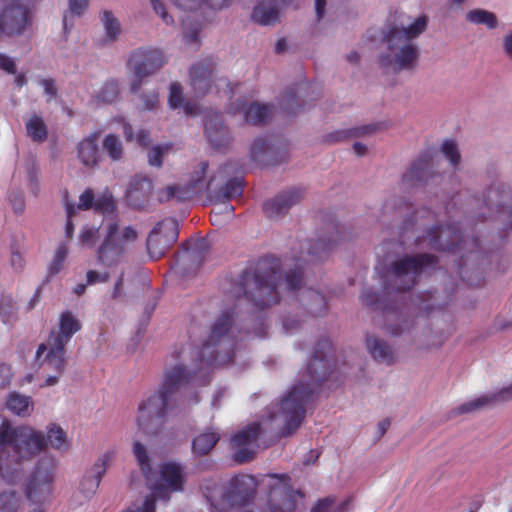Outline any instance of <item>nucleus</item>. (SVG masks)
<instances>
[{
  "label": "nucleus",
  "mask_w": 512,
  "mask_h": 512,
  "mask_svg": "<svg viewBox=\"0 0 512 512\" xmlns=\"http://www.w3.org/2000/svg\"><path fill=\"white\" fill-rule=\"evenodd\" d=\"M231 328V317L221 316L212 329L209 341L202 348L201 360L194 369L176 365L165 372L161 389L143 399L135 418L137 431L147 437L157 436L164 428L166 410L171 395L180 387L192 383L202 385L208 382L212 366L229 363L234 355L232 340L227 335Z\"/></svg>",
  "instance_id": "1"
},
{
  "label": "nucleus",
  "mask_w": 512,
  "mask_h": 512,
  "mask_svg": "<svg viewBox=\"0 0 512 512\" xmlns=\"http://www.w3.org/2000/svg\"><path fill=\"white\" fill-rule=\"evenodd\" d=\"M46 445L66 451L69 440L56 424L47 428V439L42 432L30 427L13 428L7 422L0 425V476L8 483H16L23 474V463L39 453Z\"/></svg>",
  "instance_id": "2"
},
{
  "label": "nucleus",
  "mask_w": 512,
  "mask_h": 512,
  "mask_svg": "<svg viewBox=\"0 0 512 512\" xmlns=\"http://www.w3.org/2000/svg\"><path fill=\"white\" fill-rule=\"evenodd\" d=\"M332 350L329 341L319 344L313 360L303 372L301 380L283 397L281 402L273 407L268 417L263 421L265 429L288 435L301 424L305 415V405L310 400L316 384L325 379L330 367L328 352Z\"/></svg>",
  "instance_id": "3"
},
{
  "label": "nucleus",
  "mask_w": 512,
  "mask_h": 512,
  "mask_svg": "<svg viewBox=\"0 0 512 512\" xmlns=\"http://www.w3.org/2000/svg\"><path fill=\"white\" fill-rule=\"evenodd\" d=\"M208 167V163L201 162L193 171L187 185L166 187L159 192V201L171 199L184 201L204 191H209L220 201L229 200L241 194V179L238 177L228 179L232 172L231 165L221 166L212 172L208 170Z\"/></svg>",
  "instance_id": "4"
},
{
  "label": "nucleus",
  "mask_w": 512,
  "mask_h": 512,
  "mask_svg": "<svg viewBox=\"0 0 512 512\" xmlns=\"http://www.w3.org/2000/svg\"><path fill=\"white\" fill-rule=\"evenodd\" d=\"M80 329L81 323L77 317L70 311H64L57 328L50 332L45 343L38 346L35 358L45 376L42 387L54 386L59 382L67 365L65 346Z\"/></svg>",
  "instance_id": "5"
},
{
  "label": "nucleus",
  "mask_w": 512,
  "mask_h": 512,
  "mask_svg": "<svg viewBox=\"0 0 512 512\" xmlns=\"http://www.w3.org/2000/svg\"><path fill=\"white\" fill-rule=\"evenodd\" d=\"M426 27L427 19L422 16L407 27L393 28L386 37L387 51L380 55V65L395 73L414 69L420 55L414 40Z\"/></svg>",
  "instance_id": "6"
},
{
  "label": "nucleus",
  "mask_w": 512,
  "mask_h": 512,
  "mask_svg": "<svg viewBox=\"0 0 512 512\" xmlns=\"http://www.w3.org/2000/svg\"><path fill=\"white\" fill-rule=\"evenodd\" d=\"M106 235L98 250V260L106 266L120 263L130 244L136 241L137 231L131 226L120 228L117 223L108 221Z\"/></svg>",
  "instance_id": "7"
},
{
  "label": "nucleus",
  "mask_w": 512,
  "mask_h": 512,
  "mask_svg": "<svg viewBox=\"0 0 512 512\" xmlns=\"http://www.w3.org/2000/svg\"><path fill=\"white\" fill-rule=\"evenodd\" d=\"M436 260L429 254L406 256L392 265V281L396 290H408L414 286L417 277L428 267L434 266Z\"/></svg>",
  "instance_id": "8"
},
{
  "label": "nucleus",
  "mask_w": 512,
  "mask_h": 512,
  "mask_svg": "<svg viewBox=\"0 0 512 512\" xmlns=\"http://www.w3.org/2000/svg\"><path fill=\"white\" fill-rule=\"evenodd\" d=\"M165 63L163 53L157 49H138L130 57V67L133 71V79L130 90L137 94L143 83V79L154 74Z\"/></svg>",
  "instance_id": "9"
},
{
  "label": "nucleus",
  "mask_w": 512,
  "mask_h": 512,
  "mask_svg": "<svg viewBox=\"0 0 512 512\" xmlns=\"http://www.w3.org/2000/svg\"><path fill=\"white\" fill-rule=\"evenodd\" d=\"M178 223L174 219H165L157 224L147 239V250L152 259H159L166 250L177 241Z\"/></svg>",
  "instance_id": "10"
},
{
  "label": "nucleus",
  "mask_w": 512,
  "mask_h": 512,
  "mask_svg": "<svg viewBox=\"0 0 512 512\" xmlns=\"http://www.w3.org/2000/svg\"><path fill=\"white\" fill-rule=\"evenodd\" d=\"M269 503L272 512H292L295 509V497L300 495L292 490L290 477L286 474L269 476Z\"/></svg>",
  "instance_id": "11"
},
{
  "label": "nucleus",
  "mask_w": 512,
  "mask_h": 512,
  "mask_svg": "<svg viewBox=\"0 0 512 512\" xmlns=\"http://www.w3.org/2000/svg\"><path fill=\"white\" fill-rule=\"evenodd\" d=\"M256 489V481L250 475H239L232 478L229 482V488L223 494L219 503L222 510L233 506L245 504L253 495Z\"/></svg>",
  "instance_id": "12"
},
{
  "label": "nucleus",
  "mask_w": 512,
  "mask_h": 512,
  "mask_svg": "<svg viewBox=\"0 0 512 512\" xmlns=\"http://www.w3.org/2000/svg\"><path fill=\"white\" fill-rule=\"evenodd\" d=\"M261 432V424L254 422L238 431L232 437L231 442L232 447L236 450V461L244 463L253 457L257 446V440Z\"/></svg>",
  "instance_id": "13"
},
{
  "label": "nucleus",
  "mask_w": 512,
  "mask_h": 512,
  "mask_svg": "<svg viewBox=\"0 0 512 512\" xmlns=\"http://www.w3.org/2000/svg\"><path fill=\"white\" fill-rule=\"evenodd\" d=\"M115 456L116 451L114 449L104 452L97 459L92 468L85 474L80 483V491L86 498H89L96 493L103 476Z\"/></svg>",
  "instance_id": "14"
},
{
  "label": "nucleus",
  "mask_w": 512,
  "mask_h": 512,
  "mask_svg": "<svg viewBox=\"0 0 512 512\" xmlns=\"http://www.w3.org/2000/svg\"><path fill=\"white\" fill-rule=\"evenodd\" d=\"M160 481V486L170 492L183 490L186 481L184 468L174 462L163 464L160 469Z\"/></svg>",
  "instance_id": "15"
},
{
  "label": "nucleus",
  "mask_w": 512,
  "mask_h": 512,
  "mask_svg": "<svg viewBox=\"0 0 512 512\" xmlns=\"http://www.w3.org/2000/svg\"><path fill=\"white\" fill-rule=\"evenodd\" d=\"M205 133L212 146L215 148L226 147L231 140L230 133L224 126L219 114H211L205 122Z\"/></svg>",
  "instance_id": "16"
},
{
  "label": "nucleus",
  "mask_w": 512,
  "mask_h": 512,
  "mask_svg": "<svg viewBox=\"0 0 512 512\" xmlns=\"http://www.w3.org/2000/svg\"><path fill=\"white\" fill-rule=\"evenodd\" d=\"M214 66L211 62H199L190 71L191 85L197 95H204L211 89Z\"/></svg>",
  "instance_id": "17"
},
{
  "label": "nucleus",
  "mask_w": 512,
  "mask_h": 512,
  "mask_svg": "<svg viewBox=\"0 0 512 512\" xmlns=\"http://www.w3.org/2000/svg\"><path fill=\"white\" fill-rule=\"evenodd\" d=\"M152 190V182L144 176H136L127 191V201L135 208H142L149 200Z\"/></svg>",
  "instance_id": "18"
},
{
  "label": "nucleus",
  "mask_w": 512,
  "mask_h": 512,
  "mask_svg": "<svg viewBox=\"0 0 512 512\" xmlns=\"http://www.w3.org/2000/svg\"><path fill=\"white\" fill-rule=\"evenodd\" d=\"M77 157L86 167H94L100 159L98 149V134L94 133L85 137L77 146Z\"/></svg>",
  "instance_id": "19"
},
{
  "label": "nucleus",
  "mask_w": 512,
  "mask_h": 512,
  "mask_svg": "<svg viewBox=\"0 0 512 512\" xmlns=\"http://www.w3.org/2000/svg\"><path fill=\"white\" fill-rule=\"evenodd\" d=\"M51 480L52 477L47 471H37L27 487V497L34 502L45 501L50 494Z\"/></svg>",
  "instance_id": "20"
},
{
  "label": "nucleus",
  "mask_w": 512,
  "mask_h": 512,
  "mask_svg": "<svg viewBox=\"0 0 512 512\" xmlns=\"http://www.w3.org/2000/svg\"><path fill=\"white\" fill-rule=\"evenodd\" d=\"M301 199V192L299 190H291L279 194L275 199L266 202L264 209L269 217H276L284 213L293 205L297 204Z\"/></svg>",
  "instance_id": "21"
},
{
  "label": "nucleus",
  "mask_w": 512,
  "mask_h": 512,
  "mask_svg": "<svg viewBox=\"0 0 512 512\" xmlns=\"http://www.w3.org/2000/svg\"><path fill=\"white\" fill-rule=\"evenodd\" d=\"M428 245L435 249H451L459 239V235L451 228H436L427 233ZM426 238L423 240L425 241Z\"/></svg>",
  "instance_id": "22"
},
{
  "label": "nucleus",
  "mask_w": 512,
  "mask_h": 512,
  "mask_svg": "<svg viewBox=\"0 0 512 512\" xmlns=\"http://www.w3.org/2000/svg\"><path fill=\"white\" fill-rule=\"evenodd\" d=\"M244 120L253 125L266 122L272 115V107L267 104L251 103L249 106L239 107Z\"/></svg>",
  "instance_id": "23"
},
{
  "label": "nucleus",
  "mask_w": 512,
  "mask_h": 512,
  "mask_svg": "<svg viewBox=\"0 0 512 512\" xmlns=\"http://www.w3.org/2000/svg\"><path fill=\"white\" fill-rule=\"evenodd\" d=\"M465 19L470 24L482 25L488 30H495L500 24L498 17L494 12L483 8H474L467 11Z\"/></svg>",
  "instance_id": "24"
},
{
  "label": "nucleus",
  "mask_w": 512,
  "mask_h": 512,
  "mask_svg": "<svg viewBox=\"0 0 512 512\" xmlns=\"http://www.w3.org/2000/svg\"><path fill=\"white\" fill-rule=\"evenodd\" d=\"M367 349L377 360L390 364L395 360V353L391 346L377 337L367 338Z\"/></svg>",
  "instance_id": "25"
},
{
  "label": "nucleus",
  "mask_w": 512,
  "mask_h": 512,
  "mask_svg": "<svg viewBox=\"0 0 512 512\" xmlns=\"http://www.w3.org/2000/svg\"><path fill=\"white\" fill-rule=\"evenodd\" d=\"M300 301L314 315H321L326 310V299L324 295L313 289H304L299 293Z\"/></svg>",
  "instance_id": "26"
},
{
  "label": "nucleus",
  "mask_w": 512,
  "mask_h": 512,
  "mask_svg": "<svg viewBox=\"0 0 512 512\" xmlns=\"http://www.w3.org/2000/svg\"><path fill=\"white\" fill-rule=\"evenodd\" d=\"M219 439L220 435L217 431H204L194 438L192 442L193 452L197 455H205L214 448Z\"/></svg>",
  "instance_id": "27"
},
{
  "label": "nucleus",
  "mask_w": 512,
  "mask_h": 512,
  "mask_svg": "<svg viewBox=\"0 0 512 512\" xmlns=\"http://www.w3.org/2000/svg\"><path fill=\"white\" fill-rule=\"evenodd\" d=\"M7 408L18 416H28L33 410V403L29 396L20 393H11L7 399Z\"/></svg>",
  "instance_id": "28"
},
{
  "label": "nucleus",
  "mask_w": 512,
  "mask_h": 512,
  "mask_svg": "<svg viewBox=\"0 0 512 512\" xmlns=\"http://www.w3.org/2000/svg\"><path fill=\"white\" fill-rule=\"evenodd\" d=\"M27 135L35 142L46 140L48 131L43 119L38 115H32L26 122Z\"/></svg>",
  "instance_id": "29"
},
{
  "label": "nucleus",
  "mask_w": 512,
  "mask_h": 512,
  "mask_svg": "<svg viewBox=\"0 0 512 512\" xmlns=\"http://www.w3.org/2000/svg\"><path fill=\"white\" fill-rule=\"evenodd\" d=\"M279 18V11L274 5L260 4L253 12V19L262 25L274 24Z\"/></svg>",
  "instance_id": "30"
},
{
  "label": "nucleus",
  "mask_w": 512,
  "mask_h": 512,
  "mask_svg": "<svg viewBox=\"0 0 512 512\" xmlns=\"http://www.w3.org/2000/svg\"><path fill=\"white\" fill-rule=\"evenodd\" d=\"M488 406H491L490 398L488 397V394H485L462 403L457 406L452 413L455 415L474 413Z\"/></svg>",
  "instance_id": "31"
},
{
  "label": "nucleus",
  "mask_w": 512,
  "mask_h": 512,
  "mask_svg": "<svg viewBox=\"0 0 512 512\" xmlns=\"http://www.w3.org/2000/svg\"><path fill=\"white\" fill-rule=\"evenodd\" d=\"M103 151L114 161L120 160L123 155V147L120 139L114 134H108L103 140Z\"/></svg>",
  "instance_id": "32"
},
{
  "label": "nucleus",
  "mask_w": 512,
  "mask_h": 512,
  "mask_svg": "<svg viewBox=\"0 0 512 512\" xmlns=\"http://www.w3.org/2000/svg\"><path fill=\"white\" fill-rule=\"evenodd\" d=\"M159 93L155 89L144 90L138 95L137 107L140 110L151 111L158 107Z\"/></svg>",
  "instance_id": "33"
},
{
  "label": "nucleus",
  "mask_w": 512,
  "mask_h": 512,
  "mask_svg": "<svg viewBox=\"0 0 512 512\" xmlns=\"http://www.w3.org/2000/svg\"><path fill=\"white\" fill-rule=\"evenodd\" d=\"M102 22L106 38L109 41L115 40L121 32L119 21L112 15V13L105 11L102 15Z\"/></svg>",
  "instance_id": "34"
},
{
  "label": "nucleus",
  "mask_w": 512,
  "mask_h": 512,
  "mask_svg": "<svg viewBox=\"0 0 512 512\" xmlns=\"http://www.w3.org/2000/svg\"><path fill=\"white\" fill-rule=\"evenodd\" d=\"M347 502H336L333 498L327 497L319 500L311 509V512H345Z\"/></svg>",
  "instance_id": "35"
},
{
  "label": "nucleus",
  "mask_w": 512,
  "mask_h": 512,
  "mask_svg": "<svg viewBox=\"0 0 512 512\" xmlns=\"http://www.w3.org/2000/svg\"><path fill=\"white\" fill-rule=\"evenodd\" d=\"M119 97V87L115 81L106 82L99 91L97 98L100 102L111 104Z\"/></svg>",
  "instance_id": "36"
},
{
  "label": "nucleus",
  "mask_w": 512,
  "mask_h": 512,
  "mask_svg": "<svg viewBox=\"0 0 512 512\" xmlns=\"http://www.w3.org/2000/svg\"><path fill=\"white\" fill-rule=\"evenodd\" d=\"M132 451L142 472L145 476H148L150 472V459L146 447L139 441H134Z\"/></svg>",
  "instance_id": "37"
},
{
  "label": "nucleus",
  "mask_w": 512,
  "mask_h": 512,
  "mask_svg": "<svg viewBox=\"0 0 512 512\" xmlns=\"http://www.w3.org/2000/svg\"><path fill=\"white\" fill-rule=\"evenodd\" d=\"M170 145H156L148 150L147 158L151 166L161 167L164 157L170 151Z\"/></svg>",
  "instance_id": "38"
},
{
  "label": "nucleus",
  "mask_w": 512,
  "mask_h": 512,
  "mask_svg": "<svg viewBox=\"0 0 512 512\" xmlns=\"http://www.w3.org/2000/svg\"><path fill=\"white\" fill-rule=\"evenodd\" d=\"M274 289L275 287L268 283H260L257 290V295L253 296V298L257 299V305L264 307L270 305L272 302H276V296L270 297Z\"/></svg>",
  "instance_id": "39"
},
{
  "label": "nucleus",
  "mask_w": 512,
  "mask_h": 512,
  "mask_svg": "<svg viewBox=\"0 0 512 512\" xmlns=\"http://www.w3.org/2000/svg\"><path fill=\"white\" fill-rule=\"evenodd\" d=\"M68 255V247L66 244L62 243L58 246L55 255L49 266L50 274H57L63 268L64 261Z\"/></svg>",
  "instance_id": "40"
},
{
  "label": "nucleus",
  "mask_w": 512,
  "mask_h": 512,
  "mask_svg": "<svg viewBox=\"0 0 512 512\" xmlns=\"http://www.w3.org/2000/svg\"><path fill=\"white\" fill-rule=\"evenodd\" d=\"M115 203L112 195L108 192H104L95 198L94 209L101 213H110L114 210Z\"/></svg>",
  "instance_id": "41"
},
{
  "label": "nucleus",
  "mask_w": 512,
  "mask_h": 512,
  "mask_svg": "<svg viewBox=\"0 0 512 512\" xmlns=\"http://www.w3.org/2000/svg\"><path fill=\"white\" fill-rule=\"evenodd\" d=\"M441 151L444 156L450 161L452 165H457L460 162L459 149L455 142L446 140L441 146Z\"/></svg>",
  "instance_id": "42"
},
{
  "label": "nucleus",
  "mask_w": 512,
  "mask_h": 512,
  "mask_svg": "<svg viewBox=\"0 0 512 512\" xmlns=\"http://www.w3.org/2000/svg\"><path fill=\"white\" fill-rule=\"evenodd\" d=\"M123 133L127 141H136L139 145H147L149 142V135L144 130H139L138 133L134 136L133 130L130 124H123Z\"/></svg>",
  "instance_id": "43"
},
{
  "label": "nucleus",
  "mask_w": 512,
  "mask_h": 512,
  "mask_svg": "<svg viewBox=\"0 0 512 512\" xmlns=\"http://www.w3.org/2000/svg\"><path fill=\"white\" fill-rule=\"evenodd\" d=\"M176 5L193 10L201 6L203 3H208L211 7H221L225 0H173Z\"/></svg>",
  "instance_id": "44"
},
{
  "label": "nucleus",
  "mask_w": 512,
  "mask_h": 512,
  "mask_svg": "<svg viewBox=\"0 0 512 512\" xmlns=\"http://www.w3.org/2000/svg\"><path fill=\"white\" fill-rule=\"evenodd\" d=\"M270 151V146L264 139H257L251 146V157L255 161H264V155Z\"/></svg>",
  "instance_id": "45"
},
{
  "label": "nucleus",
  "mask_w": 512,
  "mask_h": 512,
  "mask_svg": "<svg viewBox=\"0 0 512 512\" xmlns=\"http://www.w3.org/2000/svg\"><path fill=\"white\" fill-rule=\"evenodd\" d=\"M491 406L500 402L509 401L512 399V383L497 392L489 393Z\"/></svg>",
  "instance_id": "46"
},
{
  "label": "nucleus",
  "mask_w": 512,
  "mask_h": 512,
  "mask_svg": "<svg viewBox=\"0 0 512 512\" xmlns=\"http://www.w3.org/2000/svg\"><path fill=\"white\" fill-rule=\"evenodd\" d=\"M169 105L171 108H178L183 103L182 87L178 83H173L170 86Z\"/></svg>",
  "instance_id": "47"
},
{
  "label": "nucleus",
  "mask_w": 512,
  "mask_h": 512,
  "mask_svg": "<svg viewBox=\"0 0 512 512\" xmlns=\"http://www.w3.org/2000/svg\"><path fill=\"white\" fill-rule=\"evenodd\" d=\"M302 282V272L300 270L290 271L286 275L284 282L285 288L289 290L300 289Z\"/></svg>",
  "instance_id": "48"
},
{
  "label": "nucleus",
  "mask_w": 512,
  "mask_h": 512,
  "mask_svg": "<svg viewBox=\"0 0 512 512\" xmlns=\"http://www.w3.org/2000/svg\"><path fill=\"white\" fill-rule=\"evenodd\" d=\"M98 239V230L94 228H85L81 231L79 235V240L81 244L86 245L88 247L94 246Z\"/></svg>",
  "instance_id": "49"
},
{
  "label": "nucleus",
  "mask_w": 512,
  "mask_h": 512,
  "mask_svg": "<svg viewBox=\"0 0 512 512\" xmlns=\"http://www.w3.org/2000/svg\"><path fill=\"white\" fill-rule=\"evenodd\" d=\"M95 197L91 190H86L79 197L78 209L88 210L94 208Z\"/></svg>",
  "instance_id": "50"
},
{
  "label": "nucleus",
  "mask_w": 512,
  "mask_h": 512,
  "mask_svg": "<svg viewBox=\"0 0 512 512\" xmlns=\"http://www.w3.org/2000/svg\"><path fill=\"white\" fill-rule=\"evenodd\" d=\"M0 69L9 74L16 72V64L14 60L6 54L0 53Z\"/></svg>",
  "instance_id": "51"
},
{
  "label": "nucleus",
  "mask_w": 512,
  "mask_h": 512,
  "mask_svg": "<svg viewBox=\"0 0 512 512\" xmlns=\"http://www.w3.org/2000/svg\"><path fill=\"white\" fill-rule=\"evenodd\" d=\"M40 85L43 87L45 94L48 96V100H52L57 96V88L52 79H42Z\"/></svg>",
  "instance_id": "52"
},
{
  "label": "nucleus",
  "mask_w": 512,
  "mask_h": 512,
  "mask_svg": "<svg viewBox=\"0 0 512 512\" xmlns=\"http://www.w3.org/2000/svg\"><path fill=\"white\" fill-rule=\"evenodd\" d=\"M87 284L92 285L95 283H103L106 282L109 278L107 273H99L94 270H89L86 275Z\"/></svg>",
  "instance_id": "53"
},
{
  "label": "nucleus",
  "mask_w": 512,
  "mask_h": 512,
  "mask_svg": "<svg viewBox=\"0 0 512 512\" xmlns=\"http://www.w3.org/2000/svg\"><path fill=\"white\" fill-rule=\"evenodd\" d=\"M501 47L504 55L512 60V30L508 31L502 38Z\"/></svg>",
  "instance_id": "54"
},
{
  "label": "nucleus",
  "mask_w": 512,
  "mask_h": 512,
  "mask_svg": "<svg viewBox=\"0 0 512 512\" xmlns=\"http://www.w3.org/2000/svg\"><path fill=\"white\" fill-rule=\"evenodd\" d=\"M154 11L160 15L166 24L172 23V18L167 14L163 4L159 0H150Z\"/></svg>",
  "instance_id": "55"
},
{
  "label": "nucleus",
  "mask_w": 512,
  "mask_h": 512,
  "mask_svg": "<svg viewBox=\"0 0 512 512\" xmlns=\"http://www.w3.org/2000/svg\"><path fill=\"white\" fill-rule=\"evenodd\" d=\"M88 0H69V10L72 14L80 15L87 7Z\"/></svg>",
  "instance_id": "56"
},
{
  "label": "nucleus",
  "mask_w": 512,
  "mask_h": 512,
  "mask_svg": "<svg viewBox=\"0 0 512 512\" xmlns=\"http://www.w3.org/2000/svg\"><path fill=\"white\" fill-rule=\"evenodd\" d=\"M327 249L328 244H326L324 240H320L315 244V248L309 253L315 255L316 258L321 259L324 255H326Z\"/></svg>",
  "instance_id": "57"
},
{
  "label": "nucleus",
  "mask_w": 512,
  "mask_h": 512,
  "mask_svg": "<svg viewBox=\"0 0 512 512\" xmlns=\"http://www.w3.org/2000/svg\"><path fill=\"white\" fill-rule=\"evenodd\" d=\"M11 378L10 369L5 365H0V388L9 384Z\"/></svg>",
  "instance_id": "58"
},
{
  "label": "nucleus",
  "mask_w": 512,
  "mask_h": 512,
  "mask_svg": "<svg viewBox=\"0 0 512 512\" xmlns=\"http://www.w3.org/2000/svg\"><path fill=\"white\" fill-rule=\"evenodd\" d=\"M75 213V208L74 206H71V205H68L67 206V216H68V221L66 223V235L67 237L71 238L72 237V234H73V230H74V226L71 222V217L72 215Z\"/></svg>",
  "instance_id": "59"
},
{
  "label": "nucleus",
  "mask_w": 512,
  "mask_h": 512,
  "mask_svg": "<svg viewBox=\"0 0 512 512\" xmlns=\"http://www.w3.org/2000/svg\"><path fill=\"white\" fill-rule=\"evenodd\" d=\"M315 1V12L318 20H321L325 16V7L327 0H314Z\"/></svg>",
  "instance_id": "60"
},
{
  "label": "nucleus",
  "mask_w": 512,
  "mask_h": 512,
  "mask_svg": "<svg viewBox=\"0 0 512 512\" xmlns=\"http://www.w3.org/2000/svg\"><path fill=\"white\" fill-rule=\"evenodd\" d=\"M499 217L502 221L509 220L512 223V204L503 206L499 211Z\"/></svg>",
  "instance_id": "61"
},
{
  "label": "nucleus",
  "mask_w": 512,
  "mask_h": 512,
  "mask_svg": "<svg viewBox=\"0 0 512 512\" xmlns=\"http://www.w3.org/2000/svg\"><path fill=\"white\" fill-rule=\"evenodd\" d=\"M362 301L367 305H373L377 301V295L372 291L365 290L361 295Z\"/></svg>",
  "instance_id": "62"
},
{
  "label": "nucleus",
  "mask_w": 512,
  "mask_h": 512,
  "mask_svg": "<svg viewBox=\"0 0 512 512\" xmlns=\"http://www.w3.org/2000/svg\"><path fill=\"white\" fill-rule=\"evenodd\" d=\"M389 426H390V420L389 419H383V420H381L378 423L377 429H378L380 437H382L386 433V431L388 430Z\"/></svg>",
  "instance_id": "63"
},
{
  "label": "nucleus",
  "mask_w": 512,
  "mask_h": 512,
  "mask_svg": "<svg viewBox=\"0 0 512 512\" xmlns=\"http://www.w3.org/2000/svg\"><path fill=\"white\" fill-rule=\"evenodd\" d=\"M11 263L13 267L16 269H21L23 267V258L19 253L12 254Z\"/></svg>",
  "instance_id": "64"
}]
</instances>
